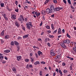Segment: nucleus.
Instances as JSON below:
<instances>
[{"instance_id": "nucleus-1", "label": "nucleus", "mask_w": 76, "mask_h": 76, "mask_svg": "<svg viewBox=\"0 0 76 76\" xmlns=\"http://www.w3.org/2000/svg\"><path fill=\"white\" fill-rule=\"evenodd\" d=\"M50 10L51 13V12H55V9H54V6L52 5L50 6Z\"/></svg>"}, {"instance_id": "nucleus-2", "label": "nucleus", "mask_w": 76, "mask_h": 76, "mask_svg": "<svg viewBox=\"0 0 76 76\" xmlns=\"http://www.w3.org/2000/svg\"><path fill=\"white\" fill-rule=\"evenodd\" d=\"M74 54H75L76 53V47H74L73 48V50L72 51Z\"/></svg>"}, {"instance_id": "nucleus-3", "label": "nucleus", "mask_w": 76, "mask_h": 76, "mask_svg": "<svg viewBox=\"0 0 76 76\" xmlns=\"http://www.w3.org/2000/svg\"><path fill=\"white\" fill-rule=\"evenodd\" d=\"M61 45L62 48H67V47H66V45H65L64 43H61Z\"/></svg>"}, {"instance_id": "nucleus-4", "label": "nucleus", "mask_w": 76, "mask_h": 76, "mask_svg": "<svg viewBox=\"0 0 76 76\" xmlns=\"http://www.w3.org/2000/svg\"><path fill=\"white\" fill-rule=\"evenodd\" d=\"M46 12L48 14H49V13H51V11L50 10L49 8H47L46 10Z\"/></svg>"}, {"instance_id": "nucleus-5", "label": "nucleus", "mask_w": 76, "mask_h": 76, "mask_svg": "<svg viewBox=\"0 0 76 76\" xmlns=\"http://www.w3.org/2000/svg\"><path fill=\"white\" fill-rule=\"evenodd\" d=\"M63 43H67V44H69L70 42V41L68 39L64 40L63 42Z\"/></svg>"}, {"instance_id": "nucleus-6", "label": "nucleus", "mask_w": 76, "mask_h": 76, "mask_svg": "<svg viewBox=\"0 0 76 76\" xmlns=\"http://www.w3.org/2000/svg\"><path fill=\"white\" fill-rule=\"evenodd\" d=\"M11 18L12 19H16V15L15 14L12 15H11Z\"/></svg>"}, {"instance_id": "nucleus-7", "label": "nucleus", "mask_w": 76, "mask_h": 76, "mask_svg": "<svg viewBox=\"0 0 76 76\" xmlns=\"http://www.w3.org/2000/svg\"><path fill=\"white\" fill-rule=\"evenodd\" d=\"M50 54L51 55H52L53 56H54L56 55V53H54L53 52V50H51L50 52Z\"/></svg>"}, {"instance_id": "nucleus-8", "label": "nucleus", "mask_w": 76, "mask_h": 76, "mask_svg": "<svg viewBox=\"0 0 76 76\" xmlns=\"http://www.w3.org/2000/svg\"><path fill=\"white\" fill-rule=\"evenodd\" d=\"M17 59L18 61H20V60H21V59H22V57L21 56H18L17 57Z\"/></svg>"}, {"instance_id": "nucleus-9", "label": "nucleus", "mask_w": 76, "mask_h": 76, "mask_svg": "<svg viewBox=\"0 0 76 76\" xmlns=\"http://www.w3.org/2000/svg\"><path fill=\"white\" fill-rule=\"evenodd\" d=\"M15 24L16 26L18 27H19V26H20L19 24V23L18 22H17V21H15Z\"/></svg>"}, {"instance_id": "nucleus-10", "label": "nucleus", "mask_w": 76, "mask_h": 76, "mask_svg": "<svg viewBox=\"0 0 76 76\" xmlns=\"http://www.w3.org/2000/svg\"><path fill=\"white\" fill-rule=\"evenodd\" d=\"M60 58V56L58 55L56 56L55 58V59L56 60H57V59L58 58Z\"/></svg>"}, {"instance_id": "nucleus-11", "label": "nucleus", "mask_w": 76, "mask_h": 76, "mask_svg": "<svg viewBox=\"0 0 76 76\" xmlns=\"http://www.w3.org/2000/svg\"><path fill=\"white\" fill-rule=\"evenodd\" d=\"M38 56H39L40 55H42V53L40 51H39L38 52Z\"/></svg>"}, {"instance_id": "nucleus-12", "label": "nucleus", "mask_w": 76, "mask_h": 76, "mask_svg": "<svg viewBox=\"0 0 76 76\" xmlns=\"http://www.w3.org/2000/svg\"><path fill=\"white\" fill-rule=\"evenodd\" d=\"M61 34V29L60 28H59L58 29V34Z\"/></svg>"}, {"instance_id": "nucleus-13", "label": "nucleus", "mask_w": 76, "mask_h": 76, "mask_svg": "<svg viewBox=\"0 0 76 76\" xmlns=\"http://www.w3.org/2000/svg\"><path fill=\"white\" fill-rule=\"evenodd\" d=\"M73 67V64L71 63V64H70V68H69V69L70 70H72Z\"/></svg>"}, {"instance_id": "nucleus-14", "label": "nucleus", "mask_w": 76, "mask_h": 76, "mask_svg": "<svg viewBox=\"0 0 76 76\" xmlns=\"http://www.w3.org/2000/svg\"><path fill=\"white\" fill-rule=\"evenodd\" d=\"M40 63L39 61H37L34 63V65H37V64H39Z\"/></svg>"}, {"instance_id": "nucleus-15", "label": "nucleus", "mask_w": 76, "mask_h": 76, "mask_svg": "<svg viewBox=\"0 0 76 76\" xmlns=\"http://www.w3.org/2000/svg\"><path fill=\"white\" fill-rule=\"evenodd\" d=\"M29 36V34L25 35L23 36V38H27Z\"/></svg>"}, {"instance_id": "nucleus-16", "label": "nucleus", "mask_w": 76, "mask_h": 76, "mask_svg": "<svg viewBox=\"0 0 76 76\" xmlns=\"http://www.w3.org/2000/svg\"><path fill=\"white\" fill-rule=\"evenodd\" d=\"M14 43H15V45H17V46H18V45H19V43H18V42H17L16 41H15Z\"/></svg>"}, {"instance_id": "nucleus-17", "label": "nucleus", "mask_w": 76, "mask_h": 76, "mask_svg": "<svg viewBox=\"0 0 76 76\" xmlns=\"http://www.w3.org/2000/svg\"><path fill=\"white\" fill-rule=\"evenodd\" d=\"M55 11L56 12L57 11H59V10H60V8L58 7L56 8H55Z\"/></svg>"}, {"instance_id": "nucleus-18", "label": "nucleus", "mask_w": 76, "mask_h": 76, "mask_svg": "<svg viewBox=\"0 0 76 76\" xmlns=\"http://www.w3.org/2000/svg\"><path fill=\"white\" fill-rule=\"evenodd\" d=\"M26 27L28 29L30 30L31 29V27L29 26H28V25L27 24H26Z\"/></svg>"}, {"instance_id": "nucleus-19", "label": "nucleus", "mask_w": 76, "mask_h": 76, "mask_svg": "<svg viewBox=\"0 0 76 76\" xmlns=\"http://www.w3.org/2000/svg\"><path fill=\"white\" fill-rule=\"evenodd\" d=\"M0 6L1 7H4V3H1L0 4Z\"/></svg>"}, {"instance_id": "nucleus-20", "label": "nucleus", "mask_w": 76, "mask_h": 76, "mask_svg": "<svg viewBox=\"0 0 76 76\" xmlns=\"http://www.w3.org/2000/svg\"><path fill=\"white\" fill-rule=\"evenodd\" d=\"M10 50H6L5 51H4V53H9V52H10Z\"/></svg>"}, {"instance_id": "nucleus-21", "label": "nucleus", "mask_w": 76, "mask_h": 76, "mask_svg": "<svg viewBox=\"0 0 76 76\" xmlns=\"http://www.w3.org/2000/svg\"><path fill=\"white\" fill-rule=\"evenodd\" d=\"M41 13L42 14H43V15H45V11L44 10H42L41 12Z\"/></svg>"}, {"instance_id": "nucleus-22", "label": "nucleus", "mask_w": 76, "mask_h": 76, "mask_svg": "<svg viewBox=\"0 0 76 76\" xmlns=\"http://www.w3.org/2000/svg\"><path fill=\"white\" fill-rule=\"evenodd\" d=\"M66 57L68 58H69V59H70L71 60H73V58H71L69 56H67Z\"/></svg>"}, {"instance_id": "nucleus-23", "label": "nucleus", "mask_w": 76, "mask_h": 76, "mask_svg": "<svg viewBox=\"0 0 76 76\" xmlns=\"http://www.w3.org/2000/svg\"><path fill=\"white\" fill-rule=\"evenodd\" d=\"M17 48H18L17 51L19 52V50H20V46L19 45L18 46H17Z\"/></svg>"}, {"instance_id": "nucleus-24", "label": "nucleus", "mask_w": 76, "mask_h": 76, "mask_svg": "<svg viewBox=\"0 0 76 76\" xmlns=\"http://www.w3.org/2000/svg\"><path fill=\"white\" fill-rule=\"evenodd\" d=\"M59 72L60 73L61 76H63V73H62V72H61V70H59Z\"/></svg>"}, {"instance_id": "nucleus-25", "label": "nucleus", "mask_w": 76, "mask_h": 76, "mask_svg": "<svg viewBox=\"0 0 76 76\" xmlns=\"http://www.w3.org/2000/svg\"><path fill=\"white\" fill-rule=\"evenodd\" d=\"M4 30H3L1 34V36H3L4 35Z\"/></svg>"}, {"instance_id": "nucleus-26", "label": "nucleus", "mask_w": 76, "mask_h": 76, "mask_svg": "<svg viewBox=\"0 0 76 76\" xmlns=\"http://www.w3.org/2000/svg\"><path fill=\"white\" fill-rule=\"evenodd\" d=\"M31 62H34V58L31 57Z\"/></svg>"}, {"instance_id": "nucleus-27", "label": "nucleus", "mask_w": 76, "mask_h": 76, "mask_svg": "<svg viewBox=\"0 0 76 76\" xmlns=\"http://www.w3.org/2000/svg\"><path fill=\"white\" fill-rule=\"evenodd\" d=\"M32 13L33 15H37V12H35V11L33 12H32Z\"/></svg>"}, {"instance_id": "nucleus-28", "label": "nucleus", "mask_w": 76, "mask_h": 76, "mask_svg": "<svg viewBox=\"0 0 76 76\" xmlns=\"http://www.w3.org/2000/svg\"><path fill=\"white\" fill-rule=\"evenodd\" d=\"M49 1H50V0H46L45 2V4H47V3H48V2Z\"/></svg>"}, {"instance_id": "nucleus-29", "label": "nucleus", "mask_w": 76, "mask_h": 76, "mask_svg": "<svg viewBox=\"0 0 76 76\" xmlns=\"http://www.w3.org/2000/svg\"><path fill=\"white\" fill-rule=\"evenodd\" d=\"M4 58V56H0V59L1 60H3Z\"/></svg>"}, {"instance_id": "nucleus-30", "label": "nucleus", "mask_w": 76, "mask_h": 76, "mask_svg": "<svg viewBox=\"0 0 76 76\" xmlns=\"http://www.w3.org/2000/svg\"><path fill=\"white\" fill-rule=\"evenodd\" d=\"M11 45H14V42L13 41H12L11 43Z\"/></svg>"}, {"instance_id": "nucleus-31", "label": "nucleus", "mask_w": 76, "mask_h": 76, "mask_svg": "<svg viewBox=\"0 0 76 76\" xmlns=\"http://www.w3.org/2000/svg\"><path fill=\"white\" fill-rule=\"evenodd\" d=\"M63 72L64 73H67V71L66 70H64Z\"/></svg>"}, {"instance_id": "nucleus-32", "label": "nucleus", "mask_w": 76, "mask_h": 76, "mask_svg": "<svg viewBox=\"0 0 76 76\" xmlns=\"http://www.w3.org/2000/svg\"><path fill=\"white\" fill-rule=\"evenodd\" d=\"M12 70L14 72H16V68L15 67H13L12 68Z\"/></svg>"}, {"instance_id": "nucleus-33", "label": "nucleus", "mask_w": 76, "mask_h": 76, "mask_svg": "<svg viewBox=\"0 0 76 76\" xmlns=\"http://www.w3.org/2000/svg\"><path fill=\"white\" fill-rule=\"evenodd\" d=\"M69 4H72L71 3V1H70V0H67Z\"/></svg>"}, {"instance_id": "nucleus-34", "label": "nucleus", "mask_w": 76, "mask_h": 76, "mask_svg": "<svg viewBox=\"0 0 76 76\" xmlns=\"http://www.w3.org/2000/svg\"><path fill=\"white\" fill-rule=\"evenodd\" d=\"M46 28H47V29H48L50 28V27L49 26H46Z\"/></svg>"}, {"instance_id": "nucleus-35", "label": "nucleus", "mask_w": 76, "mask_h": 76, "mask_svg": "<svg viewBox=\"0 0 76 76\" xmlns=\"http://www.w3.org/2000/svg\"><path fill=\"white\" fill-rule=\"evenodd\" d=\"M20 18H21V19H22V20H25L23 18V16H22V15H20Z\"/></svg>"}, {"instance_id": "nucleus-36", "label": "nucleus", "mask_w": 76, "mask_h": 76, "mask_svg": "<svg viewBox=\"0 0 76 76\" xmlns=\"http://www.w3.org/2000/svg\"><path fill=\"white\" fill-rule=\"evenodd\" d=\"M66 36L67 37H68V38H70V35H69V34L68 33H67L66 34Z\"/></svg>"}, {"instance_id": "nucleus-37", "label": "nucleus", "mask_w": 76, "mask_h": 76, "mask_svg": "<svg viewBox=\"0 0 76 76\" xmlns=\"http://www.w3.org/2000/svg\"><path fill=\"white\" fill-rule=\"evenodd\" d=\"M53 2L55 3H57V1L56 0H53Z\"/></svg>"}, {"instance_id": "nucleus-38", "label": "nucleus", "mask_w": 76, "mask_h": 76, "mask_svg": "<svg viewBox=\"0 0 76 76\" xmlns=\"http://www.w3.org/2000/svg\"><path fill=\"white\" fill-rule=\"evenodd\" d=\"M40 63L42 64H45V62L43 61H41Z\"/></svg>"}, {"instance_id": "nucleus-39", "label": "nucleus", "mask_w": 76, "mask_h": 76, "mask_svg": "<svg viewBox=\"0 0 76 76\" xmlns=\"http://www.w3.org/2000/svg\"><path fill=\"white\" fill-rule=\"evenodd\" d=\"M39 15H40V13L39 12L38 13V12H37V14H36V16H39Z\"/></svg>"}, {"instance_id": "nucleus-40", "label": "nucleus", "mask_w": 76, "mask_h": 76, "mask_svg": "<svg viewBox=\"0 0 76 76\" xmlns=\"http://www.w3.org/2000/svg\"><path fill=\"white\" fill-rule=\"evenodd\" d=\"M15 11L16 12H19V10H18V8H17V9H15Z\"/></svg>"}, {"instance_id": "nucleus-41", "label": "nucleus", "mask_w": 76, "mask_h": 76, "mask_svg": "<svg viewBox=\"0 0 76 76\" xmlns=\"http://www.w3.org/2000/svg\"><path fill=\"white\" fill-rule=\"evenodd\" d=\"M50 38H53L54 36L53 35H50L49 36Z\"/></svg>"}, {"instance_id": "nucleus-42", "label": "nucleus", "mask_w": 76, "mask_h": 76, "mask_svg": "<svg viewBox=\"0 0 76 76\" xmlns=\"http://www.w3.org/2000/svg\"><path fill=\"white\" fill-rule=\"evenodd\" d=\"M57 30H56L54 31L53 32V34H56V32H57Z\"/></svg>"}, {"instance_id": "nucleus-43", "label": "nucleus", "mask_w": 76, "mask_h": 76, "mask_svg": "<svg viewBox=\"0 0 76 76\" xmlns=\"http://www.w3.org/2000/svg\"><path fill=\"white\" fill-rule=\"evenodd\" d=\"M18 20H19L20 21H21L22 20V18L20 17V18H18Z\"/></svg>"}, {"instance_id": "nucleus-44", "label": "nucleus", "mask_w": 76, "mask_h": 76, "mask_svg": "<svg viewBox=\"0 0 76 76\" xmlns=\"http://www.w3.org/2000/svg\"><path fill=\"white\" fill-rule=\"evenodd\" d=\"M29 61V59H26L25 60V61H26V62H28Z\"/></svg>"}, {"instance_id": "nucleus-45", "label": "nucleus", "mask_w": 76, "mask_h": 76, "mask_svg": "<svg viewBox=\"0 0 76 76\" xmlns=\"http://www.w3.org/2000/svg\"><path fill=\"white\" fill-rule=\"evenodd\" d=\"M62 64V66H66V63H63Z\"/></svg>"}, {"instance_id": "nucleus-46", "label": "nucleus", "mask_w": 76, "mask_h": 76, "mask_svg": "<svg viewBox=\"0 0 76 76\" xmlns=\"http://www.w3.org/2000/svg\"><path fill=\"white\" fill-rule=\"evenodd\" d=\"M35 55L37 58H38V54H37V53H35Z\"/></svg>"}, {"instance_id": "nucleus-47", "label": "nucleus", "mask_w": 76, "mask_h": 76, "mask_svg": "<svg viewBox=\"0 0 76 76\" xmlns=\"http://www.w3.org/2000/svg\"><path fill=\"white\" fill-rule=\"evenodd\" d=\"M63 1L64 3H65V4H66V0H63Z\"/></svg>"}, {"instance_id": "nucleus-48", "label": "nucleus", "mask_w": 76, "mask_h": 76, "mask_svg": "<svg viewBox=\"0 0 76 76\" xmlns=\"http://www.w3.org/2000/svg\"><path fill=\"white\" fill-rule=\"evenodd\" d=\"M4 18L6 20H8V18H7L6 17H4Z\"/></svg>"}, {"instance_id": "nucleus-49", "label": "nucleus", "mask_w": 76, "mask_h": 76, "mask_svg": "<svg viewBox=\"0 0 76 76\" xmlns=\"http://www.w3.org/2000/svg\"><path fill=\"white\" fill-rule=\"evenodd\" d=\"M39 72V75H40V76H41V75H42V71H40Z\"/></svg>"}, {"instance_id": "nucleus-50", "label": "nucleus", "mask_w": 76, "mask_h": 76, "mask_svg": "<svg viewBox=\"0 0 76 76\" xmlns=\"http://www.w3.org/2000/svg\"><path fill=\"white\" fill-rule=\"evenodd\" d=\"M3 16L4 18H5V17H6V14H4L3 15Z\"/></svg>"}, {"instance_id": "nucleus-51", "label": "nucleus", "mask_w": 76, "mask_h": 76, "mask_svg": "<svg viewBox=\"0 0 76 76\" xmlns=\"http://www.w3.org/2000/svg\"><path fill=\"white\" fill-rule=\"evenodd\" d=\"M15 4L17 5V6H18V2L17 1H16L15 2Z\"/></svg>"}, {"instance_id": "nucleus-52", "label": "nucleus", "mask_w": 76, "mask_h": 76, "mask_svg": "<svg viewBox=\"0 0 76 76\" xmlns=\"http://www.w3.org/2000/svg\"><path fill=\"white\" fill-rule=\"evenodd\" d=\"M47 45H48V46H49V47H50V46H51V45H50V43H48Z\"/></svg>"}, {"instance_id": "nucleus-53", "label": "nucleus", "mask_w": 76, "mask_h": 76, "mask_svg": "<svg viewBox=\"0 0 76 76\" xmlns=\"http://www.w3.org/2000/svg\"><path fill=\"white\" fill-rule=\"evenodd\" d=\"M31 24H32V22H29L28 23V25H31Z\"/></svg>"}, {"instance_id": "nucleus-54", "label": "nucleus", "mask_w": 76, "mask_h": 76, "mask_svg": "<svg viewBox=\"0 0 76 76\" xmlns=\"http://www.w3.org/2000/svg\"><path fill=\"white\" fill-rule=\"evenodd\" d=\"M1 43H2V44H3V42H4V41H3V40L2 39H1Z\"/></svg>"}, {"instance_id": "nucleus-55", "label": "nucleus", "mask_w": 76, "mask_h": 76, "mask_svg": "<svg viewBox=\"0 0 76 76\" xmlns=\"http://www.w3.org/2000/svg\"><path fill=\"white\" fill-rule=\"evenodd\" d=\"M28 8V6H25V7H24V9H27Z\"/></svg>"}, {"instance_id": "nucleus-56", "label": "nucleus", "mask_w": 76, "mask_h": 76, "mask_svg": "<svg viewBox=\"0 0 76 76\" xmlns=\"http://www.w3.org/2000/svg\"><path fill=\"white\" fill-rule=\"evenodd\" d=\"M29 67V65L27 64L26 66V69H28Z\"/></svg>"}, {"instance_id": "nucleus-57", "label": "nucleus", "mask_w": 76, "mask_h": 76, "mask_svg": "<svg viewBox=\"0 0 76 76\" xmlns=\"http://www.w3.org/2000/svg\"><path fill=\"white\" fill-rule=\"evenodd\" d=\"M52 18H54V14H53L51 16Z\"/></svg>"}, {"instance_id": "nucleus-58", "label": "nucleus", "mask_w": 76, "mask_h": 76, "mask_svg": "<svg viewBox=\"0 0 76 76\" xmlns=\"http://www.w3.org/2000/svg\"><path fill=\"white\" fill-rule=\"evenodd\" d=\"M51 28L52 29H53V30H54V26H52Z\"/></svg>"}, {"instance_id": "nucleus-59", "label": "nucleus", "mask_w": 76, "mask_h": 76, "mask_svg": "<svg viewBox=\"0 0 76 76\" xmlns=\"http://www.w3.org/2000/svg\"><path fill=\"white\" fill-rule=\"evenodd\" d=\"M2 63L3 64H4L5 63H6V61H3L2 62Z\"/></svg>"}, {"instance_id": "nucleus-60", "label": "nucleus", "mask_w": 76, "mask_h": 76, "mask_svg": "<svg viewBox=\"0 0 76 76\" xmlns=\"http://www.w3.org/2000/svg\"><path fill=\"white\" fill-rule=\"evenodd\" d=\"M42 22H41L40 24V26H42Z\"/></svg>"}, {"instance_id": "nucleus-61", "label": "nucleus", "mask_w": 76, "mask_h": 76, "mask_svg": "<svg viewBox=\"0 0 76 76\" xmlns=\"http://www.w3.org/2000/svg\"><path fill=\"white\" fill-rule=\"evenodd\" d=\"M22 29H23V30L24 31H25V27H22Z\"/></svg>"}, {"instance_id": "nucleus-62", "label": "nucleus", "mask_w": 76, "mask_h": 76, "mask_svg": "<svg viewBox=\"0 0 76 76\" xmlns=\"http://www.w3.org/2000/svg\"><path fill=\"white\" fill-rule=\"evenodd\" d=\"M29 67H31V68L32 67V66L31 65H29Z\"/></svg>"}, {"instance_id": "nucleus-63", "label": "nucleus", "mask_w": 76, "mask_h": 76, "mask_svg": "<svg viewBox=\"0 0 76 76\" xmlns=\"http://www.w3.org/2000/svg\"><path fill=\"white\" fill-rule=\"evenodd\" d=\"M62 32H63V33H64V29H63L62 30Z\"/></svg>"}, {"instance_id": "nucleus-64", "label": "nucleus", "mask_w": 76, "mask_h": 76, "mask_svg": "<svg viewBox=\"0 0 76 76\" xmlns=\"http://www.w3.org/2000/svg\"><path fill=\"white\" fill-rule=\"evenodd\" d=\"M56 72H54L53 74V76H55V75H56Z\"/></svg>"}]
</instances>
